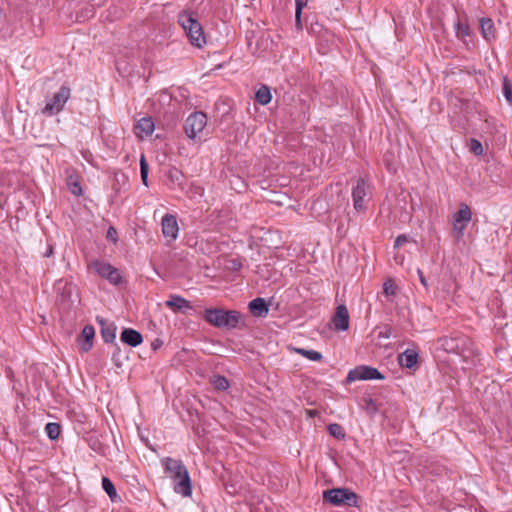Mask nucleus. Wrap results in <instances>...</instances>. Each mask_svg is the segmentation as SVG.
<instances>
[{"instance_id": "nucleus-1", "label": "nucleus", "mask_w": 512, "mask_h": 512, "mask_svg": "<svg viewBox=\"0 0 512 512\" xmlns=\"http://www.w3.org/2000/svg\"><path fill=\"white\" fill-rule=\"evenodd\" d=\"M162 465L165 473L174 482V491L183 497H189L192 494V485L189 472L181 460L171 457H164Z\"/></svg>"}, {"instance_id": "nucleus-2", "label": "nucleus", "mask_w": 512, "mask_h": 512, "mask_svg": "<svg viewBox=\"0 0 512 512\" xmlns=\"http://www.w3.org/2000/svg\"><path fill=\"white\" fill-rule=\"evenodd\" d=\"M438 343L445 352L460 355L465 361L472 359L475 355L473 341L463 334L442 337Z\"/></svg>"}, {"instance_id": "nucleus-3", "label": "nucleus", "mask_w": 512, "mask_h": 512, "mask_svg": "<svg viewBox=\"0 0 512 512\" xmlns=\"http://www.w3.org/2000/svg\"><path fill=\"white\" fill-rule=\"evenodd\" d=\"M203 319L217 328L234 329L238 326L241 313L236 310H224L221 308H207L203 312Z\"/></svg>"}, {"instance_id": "nucleus-4", "label": "nucleus", "mask_w": 512, "mask_h": 512, "mask_svg": "<svg viewBox=\"0 0 512 512\" xmlns=\"http://www.w3.org/2000/svg\"><path fill=\"white\" fill-rule=\"evenodd\" d=\"M179 23L186 32L192 45L202 47L206 44L203 28L193 13L182 12L179 14Z\"/></svg>"}, {"instance_id": "nucleus-5", "label": "nucleus", "mask_w": 512, "mask_h": 512, "mask_svg": "<svg viewBox=\"0 0 512 512\" xmlns=\"http://www.w3.org/2000/svg\"><path fill=\"white\" fill-rule=\"evenodd\" d=\"M371 195V188L368 180L360 177L352 189L353 206L357 212H364L367 209L366 202Z\"/></svg>"}, {"instance_id": "nucleus-6", "label": "nucleus", "mask_w": 512, "mask_h": 512, "mask_svg": "<svg viewBox=\"0 0 512 512\" xmlns=\"http://www.w3.org/2000/svg\"><path fill=\"white\" fill-rule=\"evenodd\" d=\"M471 220V208L466 203H461L459 210L453 214V233L457 240L463 238L465 228Z\"/></svg>"}, {"instance_id": "nucleus-7", "label": "nucleus", "mask_w": 512, "mask_h": 512, "mask_svg": "<svg viewBox=\"0 0 512 512\" xmlns=\"http://www.w3.org/2000/svg\"><path fill=\"white\" fill-rule=\"evenodd\" d=\"M323 497L334 505L347 504L352 506L357 503V495L346 488H333L324 491Z\"/></svg>"}, {"instance_id": "nucleus-8", "label": "nucleus", "mask_w": 512, "mask_h": 512, "mask_svg": "<svg viewBox=\"0 0 512 512\" xmlns=\"http://www.w3.org/2000/svg\"><path fill=\"white\" fill-rule=\"evenodd\" d=\"M207 116L203 112H194L184 123V131L188 138L195 139L206 127Z\"/></svg>"}, {"instance_id": "nucleus-9", "label": "nucleus", "mask_w": 512, "mask_h": 512, "mask_svg": "<svg viewBox=\"0 0 512 512\" xmlns=\"http://www.w3.org/2000/svg\"><path fill=\"white\" fill-rule=\"evenodd\" d=\"M89 267L93 268L99 276L107 279L114 285H117L122 281L119 270L107 262L94 260L89 264Z\"/></svg>"}, {"instance_id": "nucleus-10", "label": "nucleus", "mask_w": 512, "mask_h": 512, "mask_svg": "<svg viewBox=\"0 0 512 512\" xmlns=\"http://www.w3.org/2000/svg\"><path fill=\"white\" fill-rule=\"evenodd\" d=\"M382 379H384V375H382L376 368L366 365H360L349 371L346 381L348 383H351L357 380Z\"/></svg>"}, {"instance_id": "nucleus-11", "label": "nucleus", "mask_w": 512, "mask_h": 512, "mask_svg": "<svg viewBox=\"0 0 512 512\" xmlns=\"http://www.w3.org/2000/svg\"><path fill=\"white\" fill-rule=\"evenodd\" d=\"M70 98V88L62 86L53 98L48 101L43 109L44 114L54 115L62 111L65 103Z\"/></svg>"}, {"instance_id": "nucleus-12", "label": "nucleus", "mask_w": 512, "mask_h": 512, "mask_svg": "<svg viewBox=\"0 0 512 512\" xmlns=\"http://www.w3.org/2000/svg\"><path fill=\"white\" fill-rule=\"evenodd\" d=\"M349 319L347 307L344 304H340L336 307L331 322L336 331H346L349 328Z\"/></svg>"}, {"instance_id": "nucleus-13", "label": "nucleus", "mask_w": 512, "mask_h": 512, "mask_svg": "<svg viewBox=\"0 0 512 512\" xmlns=\"http://www.w3.org/2000/svg\"><path fill=\"white\" fill-rule=\"evenodd\" d=\"M161 226H162V233L165 238H170L171 240H175L177 238L178 232H179V226H178L177 219L174 215L166 214L162 218Z\"/></svg>"}, {"instance_id": "nucleus-14", "label": "nucleus", "mask_w": 512, "mask_h": 512, "mask_svg": "<svg viewBox=\"0 0 512 512\" xmlns=\"http://www.w3.org/2000/svg\"><path fill=\"white\" fill-rule=\"evenodd\" d=\"M165 304L175 313L184 312L187 309H192L190 302L180 295H171Z\"/></svg>"}, {"instance_id": "nucleus-15", "label": "nucleus", "mask_w": 512, "mask_h": 512, "mask_svg": "<svg viewBox=\"0 0 512 512\" xmlns=\"http://www.w3.org/2000/svg\"><path fill=\"white\" fill-rule=\"evenodd\" d=\"M121 341L131 347H137L143 341L140 332L132 328H125L121 333Z\"/></svg>"}, {"instance_id": "nucleus-16", "label": "nucleus", "mask_w": 512, "mask_h": 512, "mask_svg": "<svg viewBox=\"0 0 512 512\" xmlns=\"http://www.w3.org/2000/svg\"><path fill=\"white\" fill-rule=\"evenodd\" d=\"M155 125L151 117L141 118L135 126V133L140 138L150 136L154 131Z\"/></svg>"}, {"instance_id": "nucleus-17", "label": "nucleus", "mask_w": 512, "mask_h": 512, "mask_svg": "<svg viewBox=\"0 0 512 512\" xmlns=\"http://www.w3.org/2000/svg\"><path fill=\"white\" fill-rule=\"evenodd\" d=\"M250 313L255 317H263L266 316L269 312V307L266 301L263 298H255L253 299L249 305Z\"/></svg>"}, {"instance_id": "nucleus-18", "label": "nucleus", "mask_w": 512, "mask_h": 512, "mask_svg": "<svg viewBox=\"0 0 512 512\" xmlns=\"http://www.w3.org/2000/svg\"><path fill=\"white\" fill-rule=\"evenodd\" d=\"M97 321L101 326V335L106 343H112L116 338V326L113 323H108L103 318L97 317Z\"/></svg>"}, {"instance_id": "nucleus-19", "label": "nucleus", "mask_w": 512, "mask_h": 512, "mask_svg": "<svg viewBox=\"0 0 512 512\" xmlns=\"http://www.w3.org/2000/svg\"><path fill=\"white\" fill-rule=\"evenodd\" d=\"M418 360V353L414 349H407L398 356V362L402 367L412 368Z\"/></svg>"}, {"instance_id": "nucleus-20", "label": "nucleus", "mask_w": 512, "mask_h": 512, "mask_svg": "<svg viewBox=\"0 0 512 512\" xmlns=\"http://www.w3.org/2000/svg\"><path fill=\"white\" fill-rule=\"evenodd\" d=\"M272 95L270 88L266 85H262L255 94V100L260 105H267L271 102Z\"/></svg>"}, {"instance_id": "nucleus-21", "label": "nucleus", "mask_w": 512, "mask_h": 512, "mask_svg": "<svg viewBox=\"0 0 512 512\" xmlns=\"http://www.w3.org/2000/svg\"><path fill=\"white\" fill-rule=\"evenodd\" d=\"M481 32L485 39L490 40L495 36L493 21L490 18H482L480 21Z\"/></svg>"}, {"instance_id": "nucleus-22", "label": "nucleus", "mask_w": 512, "mask_h": 512, "mask_svg": "<svg viewBox=\"0 0 512 512\" xmlns=\"http://www.w3.org/2000/svg\"><path fill=\"white\" fill-rule=\"evenodd\" d=\"M45 432L51 440H56L61 432V426L58 423L50 422L45 426Z\"/></svg>"}, {"instance_id": "nucleus-23", "label": "nucleus", "mask_w": 512, "mask_h": 512, "mask_svg": "<svg viewBox=\"0 0 512 512\" xmlns=\"http://www.w3.org/2000/svg\"><path fill=\"white\" fill-rule=\"evenodd\" d=\"M82 337L85 339L87 345L83 347V349L85 351L89 350L92 346V339L94 338V335H95V330L92 326L90 325H87L83 328L82 330V333H81Z\"/></svg>"}, {"instance_id": "nucleus-24", "label": "nucleus", "mask_w": 512, "mask_h": 512, "mask_svg": "<svg viewBox=\"0 0 512 512\" xmlns=\"http://www.w3.org/2000/svg\"><path fill=\"white\" fill-rule=\"evenodd\" d=\"M102 488L108 494L111 500H115L117 497V491L114 484L108 477L102 478Z\"/></svg>"}, {"instance_id": "nucleus-25", "label": "nucleus", "mask_w": 512, "mask_h": 512, "mask_svg": "<svg viewBox=\"0 0 512 512\" xmlns=\"http://www.w3.org/2000/svg\"><path fill=\"white\" fill-rule=\"evenodd\" d=\"M211 383L218 390H227L229 388V381L225 376L215 375L211 379Z\"/></svg>"}, {"instance_id": "nucleus-26", "label": "nucleus", "mask_w": 512, "mask_h": 512, "mask_svg": "<svg viewBox=\"0 0 512 512\" xmlns=\"http://www.w3.org/2000/svg\"><path fill=\"white\" fill-rule=\"evenodd\" d=\"M148 172H149V165L146 161L145 156L142 154L140 157V174H141L142 183L146 187L148 186Z\"/></svg>"}, {"instance_id": "nucleus-27", "label": "nucleus", "mask_w": 512, "mask_h": 512, "mask_svg": "<svg viewBox=\"0 0 512 512\" xmlns=\"http://www.w3.org/2000/svg\"><path fill=\"white\" fill-rule=\"evenodd\" d=\"M68 186L71 191V193L75 196H81L83 194L82 187L80 185V182L76 177L69 176L68 178Z\"/></svg>"}, {"instance_id": "nucleus-28", "label": "nucleus", "mask_w": 512, "mask_h": 512, "mask_svg": "<svg viewBox=\"0 0 512 512\" xmlns=\"http://www.w3.org/2000/svg\"><path fill=\"white\" fill-rule=\"evenodd\" d=\"M296 352L312 361H320L322 359V354L315 350H306L303 348H298L296 349Z\"/></svg>"}, {"instance_id": "nucleus-29", "label": "nucleus", "mask_w": 512, "mask_h": 512, "mask_svg": "<svg viewBox=\"0 0 512 512\" xmlns=\"http://www.w3.org/2000/svg\"><path fill=\"white\" fill-rule=\"evenodd\" d=\"M502 90L506 101L512 106V83L507 77L503 78Z\"/></svg>"}, {"instance_id": "nucleus-30", "label": "nucleus", "mask_w": 512, "mask_h": 512, "mask_svg": "<svg viewBox=\"0 0 512 512\" xmlns=\"http://www.w3.org/2000/svg\"><path fill=\"white\" fill-rule=\"evenodd\" d=\"M328 432L330 435L334 436L337 439H343L345 437V432L343 427L340 424L332 423L328 426Z\"/></svg>"}, {"instance_id": "nucleus-31", "label": "nucleus", "mask_w": 512, "mask_h": 512, "mask_svg": "<svg viewBox=\"0 0 512 512\" xmlns=\"http://www.w3.org/2000/svg\"><path fill=\"white\" fill-rule=\"evenodd\" d=\"M396 285L392 279H388L383 284V293L387 296H394L396 294Z\"/></svg>"}, {"instance_id": "nucleus-32", "label": "nucleus", "mask_w": 512, "mask_h": 512, "mask_svg": "<svg viewBox=\"0 0 512 512\" xmlns=\"http://www.w3.org/2000/svg\"><path fill=\"white\" fill-rule=\"evenodd\" d=\"M470 151L479 156L483 154V146L477 139L472 138L469 145Z\"/></svg>"}, {"instance_id": "nucleus-33", "label": "nucleus", "mask_w": 512, "mask_h": 512, "mask_svg": "<svg viewBox=\"0 0 512 512\" xmlns=\"http://www.w3.org/2000/svg\"><path fill=\"white\" fill-rule=\"evenodd\" d=\"M456 34L458 37L464 38L469 35V25L466 23L458 22L456 24Z\"/></svg>"}, {"instance_id": "nucleus-34", "label": "nucleus", "mask_w": 512, "mask_h": 512, "mask_svg": "<svg viewBox=\"0 0 512 512\" xmlns=\"http://www.w3.org/2000/svg\"><path fill=\"white\" fill-rule=\"evenodd\" d=\"M167 176L172 182H180L181 178L183 177L181 171L176 168H171L168 171Z\"/></svg>"}, {"instance_id": "nucleus-35", "label": "nucleus", "mask_w": 512, "mask_h": 512, "mask_svg": "<svg viewBox=\"0 0 512 512\" xmlns=\"http://www.w3.org/2000/svg\"><path fill=\"white\" fill-rule=\"evenodd\" d=\"M302 11H303V9L295 8V24L298 29H302V22H301Z\"/></svg>"}, {"instance_id": "nucleus-36", "label": "nucleus", "mask_w": 512, "mask_h": 512, "mask_svg": "<svg viewBox=\"0 0 512 512\" xmlns=\"http://www.w3.org/2000/svg\"><path fill=\"white\" fill-rule=\"evenodd\" d=\"M407 241H408V239H407V236H406V235H404V234L399 235V236H397V238L395 239L394 247H395V248H399L400 246H402L403 244H405Z\"/></svg>"}, {"instance_id": "nucleus-37", "label": "nucleus", "mask_w": 512, "mask_h": 512, "mask_svg": "<svg viewBox=\"0 0 512 512\" xmlns=\"http://www.w3.org/2000/svg\"><path fill=\"white\" fill-rule=\"evenodd\" d=\"M107 238L111 239L113 242L117 241V231L115 228L110 227L107 232Z\"/></svg>"}, {"instance_id": "nucleus-38", "label": "nucleus", "mask_w": 512, "mask_h": 512, "mask_svg": "<svg viewBox=\"0 0 512 512\" xmlns=\"http://www.w3.org/2000/svg\"><path fill=\"white\" fill-rule=\"evenodd\" d=\"M308 3V0H295V8L303 9Z\"/></svg>"}, {"instance_id": "nucleus-39", "label": "nucleus", "mask_w": 512, "mask_h": 512, "mask_svg": "<svg viewBox=\"0 0 512 512\" xmlns=\"http://www.w3.org/2000/svg\"><path fill=\"white\" fill-rule=\"evenodd\" d=\"M418 275H419V279H420L421 284L424 287H427L428 284H427L426 278H425V276L423 275V272L420 269H418Z\"/></svg>"}, {"instance_id": "nucleus-40", "label": "nucleus", "mask_w": 512, "mask_h": 512, "mask_svg": "<svg viewBox=\"0 0 512 512\" xmlns=\"http://www.w3.org/2000/svg\"><path fill=\"white\" fill-rule=\"evenodd\" d=\"M162 345V341L159 340V339H156L153 343H152V348L154 350L158 349L160 346Z\"/></svg>"}, {"instance_id": "nucleus-41", "label": "nucleus", "mask_w": 512, "mask_h": 512, "mask_svg": "<svg viewBox=\"0 0 512 512\" xmlns=\"http://www.w3.org/2000/svg\"><path fill=\"white\" fill-rule=\"evenodd\" d=\"M53 254V247L49 246L46 253L44 254L45 257H50Z\"/></svg>"}, {"instance_id": "nucleus-42", "label": "nucleus", "mask_w": 512, "mask_h": 512, "mask_svg": "<svg viewBox=\"0 0 512 512\" xmlns=\"http://www.w3.org/2000/svg\"><path fill=\"white\" fill-rule=\"evenodd\" d=\"M307 414L312 417L317 414V411L316 410H307Z\"/></svg>"}, {"instance_id": "nucleus-43", "label": "nucleus", "mask_w": 512, "mask_h": 512, "mask_svg": "<svg viewBox=\"0 0 512 512\" xmlns=\"http://www.w3.org/2000/svg\"><path fill=\"white\" fill-rule=\"evenodd\" d=\"M366 403L367 404H372L373 409H375V404H374V402H373V400L371 398L367 399Z\"/></svg>"}]
</instances>
